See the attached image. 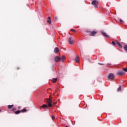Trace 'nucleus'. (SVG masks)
Here are the masks:
<instances>
[{
    "instance_id": "4",
    "label": "nucleus",
    "mask_w": 127,
    "mask_h": 127,
    "mask_svg": "<svg viewBox=\"0 0 127 127\" xmlns=\"http://www.w3.org/2000/svg\"><path fill=\"white\" fill-rule=\"evenodd\" d=\"M54 60L57 63L59 62V61L61 60V58L59 56H56L55 57Z\"/></svg>"
},
{
    "instance_id": "11",
    "label": "nucleus",
    "mask_w": 127,
    "mask_h": 127,
    "mask_svg": "<svg viewBox=\"0 0 127 127\" xmlns=\"http://www.w3.org/2000/svg\"><path fill=\"white\" fill-rule=\"evenodd\" d=\"M117 75H120V76H122V75H124V72L123 71H118L117 72Z\"/></svg>"
},
{
    "instance_id": "15",
    "label": "nucleus",
    "mask_w": 127,
    "mask_h": 127,
    "mask_svg": "<svg viewBox=\"0 0 127 127\" xmlns=\"http://www.w3.org/2000/svg\"><path fill=\"white\" fill-rule=\"evenodd\" d=\"M12 107H13V105H8L7 108L8 109H11V108H12Z\"/></svg>"
},
{
    "instance_id": "18",
    "label": "nucleus",
    "mask_w": 127,
    "mask_h": 127,
    "mask_svg": "<svg viewBox=\"0 0 127 127\" xmlns=\"http://www.w3.org/2000/svg\"><path fill=\"white\" fill-rule=\"evenodd\" d=\"M122 90V87L120 86L117 89V91L119 92Z\"/></svg>"
},
{
    "instance_id": "5",
    "label": "nucleus",
    "mask_w": 127,
    "mask_h": 127,
    "mask_svg": "<svg viewBox=\"0 0 127 127\" xmlns=\"http://www.w3.org/2000/svg\"><path fill=\"white\" fill-rule=\"evenodd\" d=\"M108 78L109 79H114L115 78V75L113 73H110L108 75Z\"/></svg>"
},
{
    "instance_id": "17",
    "label": "nucleus",
    "mask_w": 127,
    "mask_h": 127,
    "mask_svg": "<svg viewBox=\"0 0 127 127\" xmlns=\"http://www.w3.org/2000/svg\"><path fill=\"white\" fill-rule=\"evenodd\" d=\"M21 112L22 113H25V112H26V109H22V110H21Z\"/></svg>"
},
{
    "instance_id": "33",
    "label": "nucleus",
    "mask_w": 127,
    "mask_h": 127,
    "mask_svg": "<svg viewBox=\"0 0 127 127\" xmlns=\"http://www.w3.org/2000/svg\"><path fill=\"white\" fill-rule=\"evenodd\" d=\"M65 127H68V126H65Z\"/></svg>"
},
{
    "instance_id": "22",
    "label": "nucleus",
    "mask_w": 127,
    "mask_h": 127,
    "mask_svg": "<svg viewBox=\"0 0 127 127\" xmlns=\"http://www.w3.org/2000/svg\"><path fill=\"white\" fill-rule=\"evenodd\" d=\"M112 43L113 45H116V42H115L114 41H112Z\"/></svg>"
},
{
    "instance_id": "19",
    "label": "nucleus",
    "mask_w": 127,
    "mask_h": 127,
    "mask_svg": "<svg viewBox=\"0 0 127 127\" xmlns=\"http://www.w3.org/2000/svg\"><path fill=\"white\" fill-rule=\"evenodd\" d=\"M47 22L48 23H49V24H51V20H50V19L48 20Z\"/></svg>"
},
{
    "instance_id": "6",
    "label": "nucleus",
    "mask_w": 127,
    "mask_h": 127,
    "mask_svg": "<svg viewBox=\"0 0 127 127\" xmlns=\"http://www.w3.org/2000/svg\"><path fill=\"white\" fill-rule=\"evenodd\" d=\"M101 33L102 35H103V36H105V37H107V38H110V36L107 35V33H106L105 32L101 31Z\"/></svg>"
},
{
    "instance_id": "34",
    "label": "nucleus",
    "mask_w": 127,
    "mask_h": 127,
    "mask_svg": "<svg viewBox=\"0 0 127 127\" xmlns=\"http://www.w3.org/2000/svg\"><path fill=\"white\" fill-rule=\"evenodd\" d=\"M0 112H1V110H0Z\"/></svg>"
},
{
    "instance_id": "20",
    "label": "nucleus",
    "mask_w": 127,
    "mask_h": 127,
    "mask_svg": "<svg viewBox=\"0 0 127 127\" xmlns=\"http://www.w3.org/2000/svg\"><path fill=\"white\" fill-rule=\"evenodd\" d=\"M123 70L125 71V72H127V68H124Z\"/></svg>"
},
{
    "instance_id": "21",
    "label": "nucleus",
    "mask_w": 127,
    "mask_h": 127,
    "mask_svg": "<svg viewBox=\"0 0 127 127\" xmlns=\"http://www.w3.org/2000/svg\"><path fill=\"white\" fill-rule=\"evenodd\" d=\"M71 31H73V32H76V30H74L73 29H71Z\"/></svg>"
},
{
    "instance_id": "13",
    "label": "nucleus",
    "mask_w": 127,
    "mask_h": 127,
    "mask_svg": "<svg viewBox=\"0 0 127 127\" xmlns=\"http://www.w3.org/2000/svg\"><path fill=\"white\" fill-rule=\"evenodd\" d=\"M20 113H21L20 110H17L15 112V115H18V114H20Z\"/></svg>"
},
{
    "instance_id": "9",
    "label": "nucleus",
    "mask_w": 127,
    "mask_h": 127,
    "mask_svg": "<svg viewBox=\"0 0 127 127\" xmlns=\"http://www.w3.org/2000/svg\"><path fill=\"white\" fill-rule=\"evenodd\" d=\"M54 52L55 53H58V52H59V49H58L57 47H56L54 49Z\"/></svg>"
},
{
    "instance_id": "23",
    "label": "nucleus",
    "mask_w": 127,
    "mask_h": 127,
    "mask_svg": "<svg viewBox=\"0 0 127 127\" xmlns=\"http://www.w3.org/2000/svg\"><path fill=\"white\" fill-rule=\"evenodd\" d=\"M15 110H16V108H13L12 109V111H15Z\"/></svg>"
},
{
    "instance_id": "14",
    "label": "nucleus",
    "mask_w": 127,
    "mask_h": 127,
    "mask_svg": "<svg viewBox=\"0 0 127 127\" xmlns=\"http://www.w3.org/2000/svg\"><path fill=\"white\" fill-rule=\"evenodd\" d=\"M117 44L120 48H122V47H123V46L122 45V44H121V43H120L119 42H117Z\"/></svg>"
},
{
    "instance_id": "8",
    "label": "nucleus",
    "mask_w": 127,
    "mask_h": 127,
    "mask_svg": "<svg viewBox=\"0 0 127 127\" xmlns=\"http://www.w3.org/2000/svg\"><path fill=\"white\" fill-rule=\"evenodd\" d=\"M66 59V57H65V56H63L61 58V61H62V62H64V61H65V60Z\"/></svg>"
},
{
    "instance_id": "26",
    "label": "nucleus",
    "mask_w": 127,
    "mask_h": 127,
    "mask_svg": "<svg viewBox=\"0 0 127 127\" xmlns=\"http://www.w3.org/2000/svg\"><path fill=\"white\" fill-rule=\"evenodd\" d=\"M52 120H54V119H55V117H54V116H53V117H52Z\"/></svg>"
},
{
    "instance_id": "25",
    "label": "nucleus",
    "mask_w": 127,
    "mask_h": 127,
    "mask_svg": "<svg viewBox=\"0 0 127 127\" xmlns=\"http://www.w3.org/2000/svg\"><path fill=\"white\" fill-rule=\"evenodd\" d=\"M98 64H99L100 65H104V64H101L100 63H99Z\"/></svg>"
},
{
    "instance_id": "3",
    "label": "nucleus",
    "mask_w": 127,
    "mask_h": 127,
    "mask_svg": "<svg viewBox=\"0 0 127 127\" xmlns=\"http://www.w3.org/2000/svg\"><path fill=\"white\" fill-rule=\"evenodd\" d=\"M47 103L48 104V106L50 107H52V100L50 99L47 100Z\"/></svg>"
},
{
    "instance_id": "2",
    "label": "nucleus",
    "mask_w": 127,
    "mask_h": 127,
    "mask_svg": "<svg viewBox=\"0 0 127 127\" xmlns=\"http://www.w3.org/2000/svg\"><path fill=\"white\" fill-rule=\"evenodd\" d=\"M91 4H92V5H94V7H97L99 4V2L96 0H93Z\"/></svg>"
},
{
    "instance_id": "24",
    "label": "nucleus",
    "mask_w": 127,
    "mask_h": 127,
    "mask_svg": "<svg viewBox=\"0 0 127 127\" xmlns=\"http://www.w3.org/2000/svg\"><path fill=\"white\" fill-rule=\"evenodd\" d=\"M120 22H124V21H123L121 19L120 20Z\"/></svg>"
},
{
    "instance_id": "32",
    "label": "nucleus",
    "mask_w": 127,
    "mask_h": 127,
    "mask_svg": "<svg viewBox=\"0 0 127 127\" xmlns=\"http://www.w3.org/2000/svg\"><path fill=\"white\" fill-rule=\"evenodd\" d=\"M52 69L53 70V71H54V68H52Z\"/></svg>"
},
{
    "instance_id": "27",
    "label": "nucleus",
    "mask_w": 127,
    "mask_h": 127,
    "mask_svg": "<svg viewBox=\"0 0 127 127\" xmlns=\"http://www.w3.org/2000/svg\"><path fill=\"white\" fill-rule=\"evenodd\" d=\"M88 61L89 62H91V63H93V62H91V61H90V59H88Z\"/></svg>"
},
{
    "instance_id": "12",
    "label": "nucleus",
    "mask_w": 127,
    "mask_h": 127,
    "mask_svg": "<svg viewBox=\"0 0 127 127\" xmlns=\"http://www.w3.org/2000/svg\"><path fill=\"white\" fill-rule=\"evenodd\" d=\"M57 81V78H54L52 79L53 83H56Z\"/></svg>"
},
{
    "instance_id": "10",
    "label": "nucleus",
    "mask_w": 127,
    "mask_h": 127,
    "mask_svg": "<svg viewBox=\"0 0 127 127\" xmlns=\"http://www.w3.org/2000/svg\"><path fill=\"white\" fill-rule=\"evenodd\" d=\"M74 61H75V62H77V63H78V62H80V60L79 58L77 56L76 57Z\"/></svg>"
},
{
    "instance_id": "1",
    "label": "nucleus",
    "mask_w": 127,
    "mask_h": 127,
    "mask_svg": "<svg viewBox=\"0 0 127 127\" xmlns=\"http://www.w3.org/2000/svg\"><path fill=\"white\" fill-rule=\"evenodd\" d=\"M68 42L69 44H74L75 41L72 37H69L68 39Z\"/></svg>"
},
{
    "instance_id": "16",
    "label": "nucleus",
    "mask_w": 127,
    "mask_h": 127,
    "mask_svg": "<svg viewBox=\"0 0 127 127\" xmlns=\"http://www.w3.org/2000/svg\"><path fill=\"white\" fill-rule=\"evenodd\" d=\"M42 107L43 108H48V106H47V105H46V104H44V105H43Z\"/></svg>"
},
{
    "instance_id": "7",
    "label": "nucleus",
    "mask_w": 127,
    "mask_h": 127,
    "mask_svg": "<svg viewBox=\"0 0 127 127\" xmlns=\"http://www.w3.org/2000/svg\"><path fill=\"white\" fill-rule=\"evenodd\" d=\"M96 33H97V32L96 31H93L91 32L90 35V36H95V35H96Z\"/></svg>"
},
{
    "instance_id": "29",
    "label": "nucleus",
    "mask_w": 127,
    "mask_h": 127,
    "mask_svg": "<svg viewBox=\"0 0 127 127\" xmlns=\"http://www.w3.org/2000/svg\"><path fill=\"white\" fill-rule=\"evenodd\" d=\"M18 109H21L20 106H19V107H18Z\"/></svg>"
},
{
    "instance_id": "30",
    "label": "nucleus",
    "mask_w": 127,
    "mask_h": 127,
    "mask_svg": "<svg viewBox=\"0 0 127 127\" xmlns=\"http://www.w3.org/2000/svg\"><path fill=\"white\" fill-rule=\"evenodd\" d=\"M50 18H51L50 17H48V19H50Z\"/></svg>"
},
{
    "instance_id": "28",
    "label": "nucleus",
    "mask_w": 127,
    "mask_h": 127,
    "mask_svg": "<svg viewBox=\"0 0 127 127\" xmlns=\"http://www.w3.org/2000/svg\"><path fill=\"white\" fill-rule=\"evenodd\" d=\"M107 65H108V66H111V65H112V64H107Z\"/></svg>"
},
{
    "instance_id": "31",
    "label": "nucleus",
    "mask_w": 127,
    "mask_h": 127,
    "mask_svg": "<svg viewBox=\"0 0 127 127\" xmlns=\"http://www.w3.org/2000/svg\"><path fill=\"white\" fill-rule=\"evenodd\" d=\"M55 19H57V17H55Z\"/></svg>"
}]
</instances>
